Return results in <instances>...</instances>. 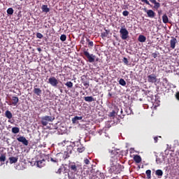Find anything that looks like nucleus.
<instances>
[{
  "mask_svg": "<svg viewBox=\"0 0 179 179\" xmlns=\"http://www.w3.org/2000/svg\"><path fill=\"white\" fill-rule=\"evenodd\" d=\"M122 169H124V166L121 164L113 165L110 166L109 171L114 174H120L122 171Z\"/></svg>",
  "mask_w": 179,
  "mask_h": 179,
  "instance_id": "f257e3e1",
  "label": "nucleus"
},
{
  "mask_svg": "<svg viewBox=\"0 0 179 179\" xmlns=\"http://www.w3.org/2000/svg\"><path fill=\"white\" fill-rule=\"evenodd\" d=\"M54 120H55V117L52 116L45 115L41 117V122L43 127H47V125H48V122H52Z\"/></svg>",
  "mask_w": 179,
  "mask_h": 179,
  "instance_id": "f03ea898",
  "label": "nucleus"
},
{
  "mask_svg": "<svg viewBox=\"0 0 179 179\" xmlns=\"http://www.w3.org/2000/svg\"><path fill=\"white\" fill-rule=\"evenodd\" d=\"M69 168L73 173H77L78 170H80V169H82V166L75 162H71L69 164Z\"/></svg>",
  "mask_w": 179,
  "mask_h": 179,
  "instance_id": "7ed1b4c3",
  "label": "nucleus"
},
{
  "mask_svg": "<svg viewBox=\"0 0 179 179\" xmlns=\"http://www.w3.org/2000/svg\"><path fill=\"white\" fill-rule=\"evenodd\" d=\"M120 34L122 40H127L129 37V32L127 28L122 27L120 30Z\"/></svg>",
  "mask_w": 179,
  "mask_h": 179,
  "instance_id": "20e7f679",
  "label": "nucleus"
},
{
  "mask_svg": "<svg viewBox=\"0 0 179 179\" xmlns=\"http://www.w3.org/2000/svg\"><path fill=\"white\" fill-rule=\"evenodd\" d=\"M147 79L148 83H155L156 85V83H159V79H157V76L155 73L148 76Z\"/></svg>",
  "mask_w": 179,
  "mask_h": 179,
  "instance_id": "39448f33",
  "label": "nucleus"
},
{
  "mask_svg": "<svg viewBox=\"0 0 179 179\" xmlns=\"http://www.w3.org/2000/svg\"><path fill=\"white\" fill-rule=\"evenodd\" d=\"M83 54H84L85 57H86V58H87L88 62H90V63L94 62V61L96 59L95 55H94L93 54L90 55V53H89V52H87V50H83Z\"/></svg>",
  "mask_w": 179,
  "mask_h": 179,
  "instance_id": "423d86ee",
  "label": "nucleus"
},
{
  "mask_svg": "<svg viewBox=\"0 0 179 179\" xmlns=\"http://www.w3.org/2000/svg\"><path fill=\"white\" fill-rule=\"evenodd\" d=\"M48 83H50V85H51V86H52L53 87H57L58 86L59 82L55 77H50L48 79Z\"/></svg>",
  "mask_w": 179,
  "mask_h": 179,
  "instance_id": "0eeeda50",
  "label": "nucleus"
},
{
  "mask_svg": "<svg viewBox=\"0 0 179 179\" xmlns=\"http://www.w3.org/2000/svg\"><path fill=\"white\" fill-rule=\"evenodd\" d=\"M143 10L145 12V13H147L148 17H150L151 19H153V17L156 16V13H155L153 10H148V8H144Z\"/></svg>",
  "mask_w": 179,
  "mask_h": 179,
  "instance_id": "6e6552de",
  "label": "nucleus"
},
{
  "mask_svg": "<svg viewBox=\"0 0 179 179\" xmlns=\"http://www.w3.org/2000/svg\"><path fill=\"white\" fill-rule=\"evenodd\" d=\"M17 141H18V142H21V143L24 145V146H27L29 145V141H27L24 136H20V137L17 138Z\"/></svg>",
  "mask_w": 179,
  "mask_h": 179,
  "instance_id": "1a4fd4ad",
  "label": "nucleus"
},
{
  "mask_svg": "<svg viewBox=\"0 0 179 179\" xmlns=\"http://www.w3.org/2000/svg\"><path fill=\"white\" fill-rule=\"evenodd\" d=\"M77 151L78 153H83V152L86 150V148L85 146H83V145H82V143H80V142H77Z\"/></svg>",
  "mask_w": 179,
  "mask_h": 179,
  "instance_id": "9d476101",
  "label": "nucleus"
},
{
  "mask_svg": "<svg viewBox=\"0 0 179 179\" xmlns=\"http://www.w3.org/2000/svg\"><path fill=\"white\" fill-rule=\"evenodd\" d=\"M38 85H35L34 87V94H36V96H41V93H43V91L41 90V89L40 88H37Z\"/></svg>",
  "mask_w": 179,
  "mask_h": 179,
  "instance_id": "9b49d317",
  "label": "nucleus"
},
{
  "mask_svg": "<svg viewBox=\"0 0 179 179\" xmlns=\"http://www.w3.org/2000/svg\"><path fill=\"white\" fill-rule=\"evenodd\" d=\"M176 43H178L177 38L172 37L170 41L171 48H172V50H174V48H176Z\"/></svg>",
  "mask_w": 179,
  "mask_h": 179,
  "instance_id": "f8f14e48",
  "label": "nucleus"
},
{
  "mask_svg": "<svg viewBox=\"0 0 179 179\" xmlns=\"http://www.w3.org/2000/svg\"><path fill=\"white\" fill-rule=\"evenodd\" d=\"M108 34H110V30H107L106 28H104V31L101 33V37L104 39L106 37H108Z\"/></svg>",
  "mask_w": 179,
  "mask_h": 179,
  "instance_id": "ddd939ff",
  "label": "nucleus"
},
{
  "mask_svg": "<svg viewBox=\"0 0 179 179\" xmlns=\"http://www.w3.org/2000/svg\"><path fill=\"white\" fill-rule=\"evenodd\" d=\"M83 117L82 116H75L74 117L72 118L71 121L73 124H78L79 120H83Z\"/></svg>",
  "mask_w": 179,
  "mask_h": 179,
  "instance_id": "4468645a",
  "label": "nucleus"
},
{
  "mask_svg": "<svg viewBox=\"0 0 179 179\" xmlns=\"http://www.w3.org/2000/svg\"><path fill=\"white\" fill-rule=\"evenodd\" d=\"M109 153H110V157H112V159H114L115 156H118V152L115 149L109 150Z\"/></svg>",
  "mask_w": 179,
  "mask_h": 179,
  "instance_id": "2eb2a0df",
  "label": "nucleus"
},
{
  "mask_svg": "<svg viewBox=\"0 0 179 179\" xmlns=\"http://www.w3.org/2000/svg\"><path fill=\"white\" fill-rule=\"evenodd\" d=\"M71 154H72V150L65 151L63 155V159H64V160L66 159H69V157H71Z\"/></svg>",
  "mask_w": 179,
  "mask_h": 179,
  "instance_id": "dca6fc26",
  "label": "nucleus"
},
{
  "mask_svg": "<svg viewBox=\"0 0 179 179\" xmlns=\"http://www.w3.org/2000/svg\"><path fill=\"white\" fill-rule=\"evenodd\" d=\"M36 165L39 169H41L42 167H44L45 166V159H42L41 161H37Z\"/></svg>",
  "mask_w": 179,
  "mask_h": 179,
  "instance_id": "f3484780",
  "label": "nucleus"
},
{
  "mask_svg": "<svg viewBox=\"0 0 179 179\" xmlns=\"http://www.w3.org/2000/svg\"><path fill=\"white\" fill-rule=\"evenodd\" d=\"M10 162V164H13V163H17V160H19V157H10L8 158Z\"/></svg>",
  "mask_w": 179,
  "mask_h": 179,
  "instance_id": "a211bd4d",
  "label": "nucleus"
},
{
  "mask_svg": "<svg viewBox=\"0 0 179 179\" xmlns=\"http://www.w3.org/2000/svg\"><path fill=\"white\" fill-rule=\"evenodd\" d=\"M12 101V103L10 106H17V103H19V98L17 96H13Z\"/></svg>",
  "mask_w": 179,
  "mask_h": 179,
  "instance_id": "6ab92c4d",
  "label": "nucleus"
},
{
  "mask_svg": "<svg viewBox=\"0 0 179 179\" xmlns=\"http://www.w3.org/2000/svg\"><path fill=\"white\" fill-rule=\"evenodd\" d=\"M117 115H118L120 118H124L125 117V114H124V111L122 110V108H120L117 110Z\"/></svg>",
  "mask_w": 179,
  "mask_h": 179,
  "instance_id": "aec40b11",
  "label": "nucleus"
},
{
  "mask_svg": "<svg viewBox=\"0 0 179 179\" xmlns=\"http://www.w3.org/2000/svg\"><path fill=\"white\" fill-rule=\"evenodd\" d=\"M85 101H88V103H92V101H96V99L93 98V96H85Z\"/></svg>",
  "mask_w": 179,
  "mask_h": 179,
  "instance_id": "412c9836",
  "label": "nucleus"
},
{
  "mask_svg": "<svg viewBox=\"0 0 179 179\" xmlns=\"http://www.w3.org/2000/svg\"><path fill=\"white\" fill-rule=\"evenodd\" d=\"M138 41L140 43H145L146 41V36H145L143 35H139V36L138 38Z\"/></svg>",
  "mask_w": 179,
  "mask_h": 179,
  "instance_id": "4be33fe9",
  "label": "nucleus"
},
{
  "mask_svg": "<svg viewBox=\"0 0 179 179\" xmlns=\"http://www.w3.org/2000/svg\"><path fill=\"white\" fill-rule=\"evenodd\" d=\"M41 9L43 12H45V13H48V12H50V8L47 5H43Z\"/></svg>",
  "mask_w": 179,
  "mask_h": 179,
  "instance_id": "5701e85b",
  "label": "nucleus"
},
{
  "mask_svg": "<svg viewBox=\"0 0 179 179\" xmlns=\"http://www.w3.org/2000/svg\"><path fill=\"white\" fill-rule=\"evenodd\" d=\"M5 115L8 120H12V117H13L12 113L10 110H6L5 113Z\"/></svg>",
  "mask_w": 179,
  "mask_h": 179,
  "instance_id": "b1692460",
  "label": "nucleus"
},
{
  "mask_svg": "<svg viewBox=\"0 0 179 179\" xmlns=\"http://www.w3.org/2000/svg\"><path fill=\"white\" fill-rule=\"evenodd\" d=\"M134 160L136 163H141V162H142V158L139 155H135L134 157Z\"/></svg>",
  "mask_w": 179,
  "mask_h": 179,
  "instance_id": "393cba45",
  "label": "nucleus"
},
{
  "mask_svg": "<svg viewBox=\"0 0 179 179\" xmlns=\"http://www.w3.org/2000/svg\"><path fill=\"white\" fill-rule=\"evenodd\" d=\"M162 21H163V23H165V24L170 23V22H169V17L167 16V14H164L162 16Z\"/></svg>",
  "mask_w": 179,
  "mask_h": 179,
  "instance_id": "a878e982",
  "label": "nucleus"
},
{
  "mask_svg": "<svg viewBox=\"0 0 179 179\" xmlns=\"http://www.w3.org/2000/svg\"><path fill=\"white\" fill-rule=\"evenodd\" d=\"M50 160L52 162V163H55V164H56V166L58 167V166H59L58 163H59V160H58L57 158L50 157Z\"/></svg>",
  "mask_w": 179,
  "mask_h": 179,
  "instance_id": "bb28decb",
  "label": "nucleus"
},
{
  "mask_svg": "<svg viewBox=\"0 0 179 179\" xmlns=\"http://www.w3.org/2000/svg\"><path fill=\"white\" fill-rule=\"evenodd\" d=\"M145 174L147 176L148 179L152 178V171L150 169H148L145 171Z\"/></svg>",
  "mask_w": 179,
  "mask_h": 179,
  "instance_id": "cd10ccee",
  "label": "nucleus"
},
{
  "mask_svg": "<svg viewBox=\"0 0 179 179\" xmlns=\"http://www.w3.org/2000/svg\"><path fill=\"white\" fill-rule=\"evenodd\" d=\"M155 174L156 176H157L158 177H162L163 176V171H162V169H157L155 171Z\"/></svg>",
  "mask_w": 179,
  "mask_h": 179,
  "instance_id": "c85d7f7f",
  "label": "nucleus"
},
{
  "mask_svg": "<svg viewBox=\"0 0 179 179\" xmlns=\"http://www.w3.org/2000/svg\"><path fill=\"white\" fill-rule=\"evenodd\" d=\"M151 3H154L155 9H159L160 8V3L156 1V0H154Z\"/></svg>",
  "mask_w": 179,
  "mask_h": 179,
  "instance_id": "c756f323",
  "label": "nucleus"
},
{
  "mask_svg": "<svg viewBox=\"0 0 179 179\" xmlns=\"http://www.w3.org/2000/svg\"><path fill=\"white\" fill-rule=\"evenodd\" d=\"M125 113L127 115H131V114H132V109H131V108H126Z\"/></svg>",
  "mask_w": 179,
  "mask_h": 179,
  "instance_id": "7c9ffc66",
  "label": "nucleus"
},
{
  "mask_svg": "<svg viewBox=\"0 0 179 179\" xmlns=\"http://www.w3.org/2000/svg\"><path fill=\"white\" fill-rule=\"evenodd\" d=\"M20 131V129H19V127H13L12 128L13 134H19Z\"/></svg>",
  "mask_w": 179,
  "mask_h": 179,
  "instance_id": "2f4dec72",
  "label": "nucleus"
},
{
  "mask_svg": "<svg viewBox=\"0 0 179 179\" xmlns=\"http://www.w3.org/2000/svg\"><path fill=\"white\" fill-rule=\"evenodd\" d=\"M119 85H121V86H125L127 85V82H125V80L123 78H120L119 80Z\"/></svg>",
  "mask_w": 179,
  "mask_h": 179,
  "instance_id": "473e14b6",
  "label": "nucleus"
},
{
  "mask_svg": "<svg viewBox=\"0 0 179 179\" xmlns=\"http://www.w3.org/2000/svg\"><path fill=\"white\" fill-rule=\"evenodd\" d=\"M69 89L73 87V83L71 82V81H68L66 84H65Z\"/></svg>",
  "mask_w": 179,
  "mask_h": 179,
  "instance_id": "72a5a7b5",
  "label": "nucleus"
},
{
  "mask_svg": "<svg viewBox=\"0 0 179 179\" xmlns=\"http://www.w3.org/2000/svg\"><path fill=\"white\" fill-rule=\"evenodd\" d=\"M5 160H6V155L1 154L0 156V162H5Z\"/></svg>",
  "mask_w": 179,
  "mask_h": 179,
  "instance_id": "f704fd0d",
  "label": "nucleus"
},
{
  "mask_svg": "<svg viewBox=\"0 0 179 179\" xmlns=\"http://www.w3.org/2000/svg\"><path fill=\"white\" fill-rule=\"evenodd\" d=\"M13 12H14V10H13V8H9L7 9L8 15H13Z\"/></svg>",
  "mask_w": 179,
  "mask_h": 179,
  "instance_id": "c9c22d12",
  "label": "nucleus"
},
{
  "mask_svg": "<svg viewBox=\"0 0 179 179\" xmlns=\"http://www.w3.org/2000/svg\"><path fill=\"white\" fill-rule=\"evenodd\" d=\"M61 41H66V35L62 34L60 36Z\"/></svg>",
  "mask_w": 179,
  "mask_h": 179,
  "instance_id": "e433bc0d",
  "label": "nucleus"
},
{
  "mask_svg": "<svg viewBox=\"0 0 179 179\" xmlns=\"http://www.w3.org/2000/svg\"><path fill=\"white\" fill-rule=\"evenodd\" d=\"M53 171H55V173H57V174H61V171H62V169L61 168H58L57 170L53 169Z\"/></svg>",
  "mask_w": 179,
  "mask_h": 179,
  "instance_id": "4c0bfd02",
  "label": "nucleus"
},
{
  "mask_svg": "<svg viewBox=\"0 0 179 179\" xmlns=\"http://www.w3.org/2000/svg\"><path fill=\"white\" fill-rule=\"evenodd\" d=\"M36 37H37V38H43V37H44V36H43V34L38 32V33H36Z\"/></svg>",
  "mask_w": 179,
  "mask_h": 179,
  "instance_id": "58836bf2",
  "label": "nucleus"
},
{
  "mask_svg": "<svg viewBox=\"0 0 179 179\" xmlns=\"http://www.w3.org/2000/svg\"><path fill=\"white\" fill-rule=\"evenodd\" d=\"M122 62H124L125 65H128L129 64L128 59H127V57H124L122 59Z\"/></svg>",
  "mask_w": 179,
  "mask_h": 179,
  "instance_id": "ea45409f",
  "label": "nucleus"
},
{
  "mask_svg": "<svg viewBox=\"0 0 179 179\" xmlns=\"http://www.w3.org/2000/svg\"><path fill=\"white\" fill-rule=\"evenodd\" d=\"M123 16H128L129 15V12L128 10H124L122 12Z\"/></svg>",
  "mask_w": 179,
  "mask_h": 179,
  "instance_id": "a19ab883",
  "label": "nucleus"
},
{
  "mask_svg": "<svg viewBox=\"0 0 179 179\" xmlns=\"http://www.w3.org/2000/svg\"><path fill=\"white\" fill-rule=\"evenodd\" d=\"M84 163H85V164H90V161L89 160V159L85 158L84 159Z\"/></svg>",
  "mask_w": 179,
  "mask_h": 179,
  "instance_id": "79ce46f5",
  "label": "nucleus"
},
{
  "mask_svg": "<svg viewBox=\"0 0 179 179\" xmlns=\"http://www.w3.org/2000/svg\"><path fill=\"white\" fill-rule=\"evenodd\" d=\"M93 45H94V44L93 43V41H91V42L88 43L89 48H93Z\"/></svg>",
  "mask_w": 179,
  "mask_h": 179,
  "instance_id": "37998d69",
  "label": "nucleus"
},
{
  "mask_svg": "<svg viewBox=\"0 0 179 179\" xmlns=\"http://www.w3.org/2000/svg\"><path fill=\"white\" fill-rule=\"evenodd\" d=\"M141 2H143V3H145L146 5H150V3L148 0H141Z\"/></svg>",
  "mask_w": 179,
  "mask_h": 179,
  "instance_id": "c03bdc74",
  "label": "nucleus"
},
{
  "mask_svg": "<svg viewBox=\"0 0 179 179\" xmlns=\"http://www.w3.org/2000/svg\"><path fill=\"white\" fill-rule=\"evenodd\" d=\"M156 162H157V164H160V163H162V160H160V158H159V157L156 159Z\"/></svg>",
  "mask_w": 179,
  "mask_h": 179,
  "instance_id": "a18cd8bd",
  "label": "nucleus"
},
{
  "mask_svg": "<svg viewBox=\"0 0 179 179\" xmlns=\"http://www.w3.org/2000/svg\"><path fill=\"white\" fill-rule=\"evenodd\" d=\"M152 57L153 58H157V53H156V52L152 53Z\"/></svg>",
  "mask_w": 179,
  "mask_h": 179,
  "instance_id": "49530a36",
  "label": "nucleus"
},
{
  "mask_svg": "<svg viewBox=\"0 0 179 179\" xmlns=\"http://www.w3.org/2000/svg\"><path fill=\"white\" fill-rule=\"evenodd\" d=\"M110 117H115V111L110 113Z\"/></svg>",
  "mask_w": 179,
  "mask_h": 179,
  "instance_id": "de8ad7c7",
  "label": "nucleus"
},
{
  "mask_svg": "<svg viewBox=\"0 0 179 179\" xmlns=\"http://www.w3.org/2000/svg\"><path fill=\"white\" fill-rule=\"evenodd\" d=\"M155 143H157V141H159V138L157 136L154 138Z\"/></svg>",
  "mask_w": 179,
  "mask_h": 179,
  "instance_id": "09e8293b",
  "label": "nucleus"
},
{
  "mask_svg": "<svg viewBox=\"0 0 179 179\" xmlns=\"http://www.w3.org/2000/svg\"><path fill=\"white\" fill-rule=\"evenodd\" d=\"M94 179H101V178H99V176H94Z\"/></svg>",
  "mask_w": 179,
  "mask_h": 179,
  "instance_id": "8fccbe9b",
  "label": "nucleus"
},
{
  "mask_svg": "<svg viewBox=\"0 0 179 179\" xmlns=\"http://www.w3.org/2000/svg\"><path fill=\"white\" fill-rule=\"evenodd\" d=\"M37 50L38 51V52H41V48H38Z\"/></svg>",
  "mask_w": 179,
  "mask_h": 179,
  "instance_id": "3c124183",
  "label": "nucleus"
},
{
  "mask_svg": "<svg viewBox=\"0 0 179 179\" xmlns=\"http://www.w3.org/2000/svg\"><path fill=\"white\" fill-rule=\"evenodd\" d=\"M84 86H89V83H84Z\"/></svg>",
  "mask_w": 179,
  "mask_h": 179,
  "instance_id": "603ef678",
  "label": "nucleus"
},
{
  "mask_svg": "<svg viewBox=\"0 0 179 179\" xmlns=\"http://www.w3.org/2000/svg\"><path fill=\"white\" fill-rule=\"evenodd\" d=\"M86 41H87V43H88L91 42V41H90V39H89V38H87V39H86Z\"/></svg>",
  "mask_w": 179,
  "mask_h": 179,
  "instance_id": "864d4df0",
  "label": "nucleus"
},
{
  "mask_svg": "<svg viewBox=\"0 0 179 179\" xmlns=\"http://www.w3.org/2000/svg\"><path fill=\"white\" fill-rule=\"evenodd\" d=\"M149 1H150V2H151V3H152V2L153 1H155V0H149Z\"/></svg>",
  "mask_w": 179,
  "mask_h": 179,
  "instance_id": "5fc2aeb1",
  "label": "nucleus"
},
{
  "mask_svg": "<svg viewBox=\"0 0 179 179\" xmlns=\"http://www.w3.org/2000/svg\"><path fill=\"white\" fill-rule=\"evenodd\" d=\"M109 96H111V94L109 93Z\"/></svg>",
  "mask_w": 179,
  "mask_h": 179,
  "instance_id": "6e6d98bb",
  "label": "nucleus"
},
{
  "mask_svg": "<svg viewBox=\"0 0 179 179\" xmlns=\"http://www.w3.org/2000/svg\"><path fill=\"white\" fill-rule=\"evenodd\" d=\"M0 57H1V53H0Z\"/></svg>",
  "mask_w": 179,
  "mask_h": 179,
  "instance_id": "4d7b16f0",
  "label": "nucleus"
}]
</instances>
